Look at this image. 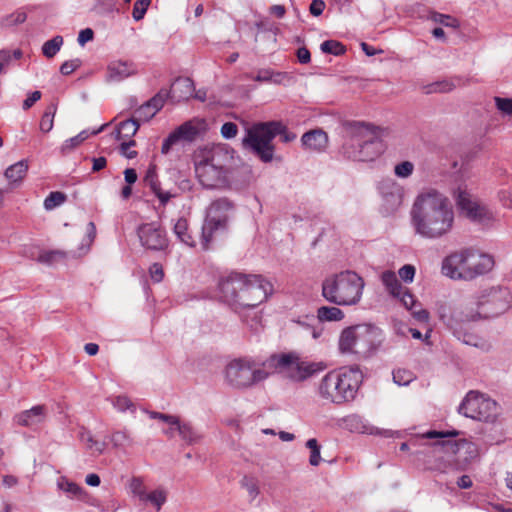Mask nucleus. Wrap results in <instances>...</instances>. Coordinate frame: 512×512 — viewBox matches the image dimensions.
<instances>
[{
  "label": "nucleus",
  "mask_w": 512,
  "mask_h": 512,
  "mask_svg": "<svg viewBox=\"0 0 512 512\" xmlns=\"http://www.w3.org/2000/svg\"><path fill=\"white\" fill-rule=\"evenodd\" d=\"M428 18L432 20L435 23L441 24L445 27H452V28H458L459 27V21L447 14H442L436 11H431L429 13Z\"/></svg>",
  "instance_id": "nucleus-39"
},
{
  "label": "nucleus",
  "mask_w": 512,
  "mask_h": 512,
  "mask_svg": "<svg viewBox=\"0 0 512 512\" xmlns=\"http://www.w3.org/2000/svg\"><path fill=\"white\" fill-rule=\"evenodd\" d=\"M130 488L134 495L138 496L140 500H143V497L146 494L145 487L143 485V481L140 478L134 477L130 482Z\"/></svg>",
  "instance_id": "nucleus-55"
},
{
  "label": "nucleus",
  "mask_w": 512,
  "mask_h": 512,
  "mask_svg": "<svg viewBox=\"0 0 512 512\" xmlns=\"http://www.w3.org/2000/svg\"><path fill=\"white\" fill-rule=\"evenodd\" d=\"M456 203L460 211L470 220L472 221H482L486 215L487 211L485 207L481 206L477 201H475L471 194L467 191L458 189L456 195Z\"/></svg>",
  "instance_id": "nucleus-20"
},
{
  "label": "nucleus",
  "mask_w": 512,
  "mask_h": 512,
  "mask_svg": "<svg viewBox=\"0 0 512 512\" xmlns=\"http://www.w3.org/2000/svg\"><path fill=\"white\" fill-rule=\"evenodd\" d=\"M364 287L365 281L358 273L345 270L325 278L322 296L335 305L352 306L360 302Z\"/></svg>",
  "instance_id": "nucleus-6"
},
{
  "label": "nucleus",
  "mask_w": 512,
  "mask_h": 512,
  "mask_svg": "<svg viewBox=\"0 0 512 512\" xmlns=\"http://www.w3.org/2000/svg\"><path fill=\"white\" fill-rule=\"evenodd\" d=\"M296 55L301 64H308L311 61L310 51L306 47L298 48Z\"/></svg>",
  "instance_id": "nucleus-64"
},
{
  "label": "nucleus",
  "mask_w": 512,
  "mask_h": 512,
  "mask_svg": "<svg viewBox=\"0 0 512 512\" xmlns=\"http://www.w3.org/2000/svg\"><path fill=\"white\" fill-rule=\"evenodd\" d=\"M67 199L66 194L60 191L51 192L44 200V208L46 210H53L54 208L62 205Z\"/></svg>",
  "instance_id": "nucleus-44"
},
{
  "label": "nucleus",
  "mask_w": 512,
  "mask_h": 512,
  "mask_svg": "<svg viewBox=\"0 0 512 512\" xmlns=\"http://www.w3.org/2000/svg\"><path fill=\"white\" fill-rule=\"evenodd\" d=\"M80 66V60L78 59H75V60H69V61H65L61 67H60V72L61 74L63 75H70L71 73H73L78 67Z\"/></svg>",
  "instance_id": "nucleus-60"
},
{
  "label": "nucleus",
  "mask_w": 512,
  "mask_h": 512,
  "mask_svg": "<svg viewBox=\"0 0 512 512\" xmlns=\"http://www.w3.org/2000/svg\"><path fill=\"white\" fill-rule=\"evenodd\" d=\"M384 335L381 329L370 324H359L345 328L339 337L342 354L354 355L362 360L373 356L381 347Z\"/></svg>",
  "instance_id": "nucleus-5"
},
{
  "label": "nucleus",
  "mask_w": 512,
  "mask_h": 512,
  "mask_svg": "<svg viewBox=\"0 0 512 512\" xmlns=\"http://www.w3.org/2000/svg\"><path fill=\"white\" fill-rule=\"evenodd\" d=\"M321 51L323 53L332 54L335 56L343 55L346 52V47L339 41L326 40L321 43Z\"/></svg>",
  "instance_id": "nucleus-42"
},
{
  "label": "nucleus",
  "mask_w": 512,
  "mask_h": 512,
  "mask_svg": "<svg viewBox=\"0 0 512 512\" xmlns=\"http://www.w3.org/2000/svg\"><path fill=\"white\" fill-rule=\"evenodd\" d=\"M233 204L226 198L213 201L208 209L202 226L201 247L209 250L218 233L225 232L233 212Z\"/></svg>",
  "instance_id": "nucleus-11"
},
{
  "label": "nucleus",
  "mask_w": 512,
  "mask_h": 512,
  "mask_svg": "<svg viewBox=\"0 0 512 512\" xmlns=\"http://www.w3.org/2000/svg\"><path fill=\"white\" fill-rule=\"evenodd\" d=\"M271 375L264 361L258 363L252 359L239 358L231 361L225 369L227 383L237 389L249 388Z\"/></svg>",
  "instance_id": "nucleus-10"
},
{
  "label": "nucleus",
  "mask_w": 512,
  "mask_h": 512,
  "mask_svg": "<svg viewBox=\"0 0 512 512\" xmlns=\"http://www.w3.org/2000/svg\"><path fill=\"white\" fill-rule=\"evenodd\" d=\"M134 72L135 66L131 62L115 61L108 66V77L112 81H121Z\"/></svg>",
  "instance_id": "nucleus-27"
},
{
  "label": "nucleus",
  "mask_w": 512,
  "mask_h": 512,
  "mask_svg": "<svg viewBox=\"0 0 512 512\" xmlns=\"http://www.w3.org/2000/svg\"><path fill=\"white\" fill-rule=\"evenodd\" d=\"M195 86L193 81L188 77L177 78L171 85L169 96L177 102L188 100L193 96Z\"/></svg>",
  "instance_id": "nucleus-24"
},
{
  "label": "nucleus",
  "mask_w": 512,
  "mask_h": 512,
  "mask_svg": "<svg viewBox=\"0 0 512 512\" xmlns=\"http://www.w3.org/2000/svg\"><path fill=\"white\" fill-rule=\"evenodd\" d=\"M151 0H136L133 6L132 17L135 21H140L144 18Z\"/></svg>",
  "instance_id": "nucleus-48"
},
{
  "label": "nucleus",
  "mask_w": 512,
  "mask_h": 512,
  "mask_svg": "<svg viewBox=\"0 0 512 512\" xmlns=\"http://www.w3.org/2000/svg\"><path fill=\"white\" fill-rule=\"evenodd\" d=\"M57 107L55 104H50L46 107L41 120L40 130L44 133L50 132L54 125V116L56 114Z\"/></svg>",
  "instance_id": "nucleus-36"
},
{
  "label": "nucleus",
  "mask_w": 512,
  "mask_h": 512,
  "mask_svg": "<svg viewBox=\"0 0 512 512\" xmlns=\"http://www.w3.org/2000/svg\"><path fill=\"white\" fill-rule=\"evenodd\" d=\"M414 171V165L410 161H403L394 168L395 175L400 178L409 177Z\"/></svg>",
  "instance_id": "nucleus-50"
},
{
  "label": "nucleus",
  "mask_w": 512,
  "mask_h": 512,
  "mask_svg": "<svg viewBox=\"0 0 512 512\" xmlns=\"http://www.w3.org/2000/svg\"><path fill=\"white\" fill-rule=\"evenodd\" d=\"M167 500V493L163 489H156L149 493H146L142 501L150 502L157 511H160L161 507Z\"/></svg>",
  "instance_id": "nucleus-38"
},
{
  "label": "nucleus",
  "mask_w": 512,
  "mask_h": 512,
  "mask_svg": "<svg viewBox=\"0 0 512 512\" xmlns=\"http://www.w3.org/2000/svg\"><path fill=\"white\" fill-rule=\"evenodd\" d=\"M173 232L181 243L187 245L188 247H195L196 242L192 236L189 222L186 218L180 217L177 219L173 227Z\"/></svg>",
  "instance_id": "nucleus-28"
},
{
  "label": "nucleus",
  "mask_w": 512,
  "mask_h": 512,
  "mask_svg": "<svg viewBox=\"0 0 512 512\" xmlns=\"http://www.w3.org/2000/svg\"><path fill=\"white\" fill-rule=\"evenodd\" d=\"M63 45L62 36H55L43 44L42 52L47 58L54 57Z\"/></svg>",
  "instance_id": "nucleus-41"
},
{
  "label": "nucleus",
  "mask_w": 512,
  "mask_h": 512,
  "mask_svg": "<svg viewBox=\"0 0 512 512\" xmlns=\"http://www.w3.org/2000/svg\"><path fill=\"white\" fill-rule=\"evenodd\" d=\"M439 316L459 339L468 324L486 318L476 296L465 297L453 307L442 306Z\"/></svg>",
  "instance_id": "nucleus-9"
},
{
  "label": "nucleus",
  "mask_w": 512,
  "mask_h": 512,
  "mask_svg": "<svg viewBox=\"0 0 512 512\" xmlns=\"http://www.w3.org/2000/svg\"><path fill=\"white\" fill-rule=\"evenodd\" d=\"M169 93L165 89H161L155 96L150 100L142 104L136 110V119L139 121H149L152 119L157 112L164 106Z\"/></svg>",
  "instance_id": "nucleus-21"
},
{
  "label": "nucleus",
  "mask_w": 512,
  "mask_h": 512,
  "mask_svg": "<svg viewBox=\"0 0 512 512\" xmlns=\"http://www.w3.org/2000/svg\"><path fill=\"white\" fill-rule=\"evenodd\" d=\"M135 145H136V142L134 140H130L128 142H122L120 145V151L126 158L133 159L137 156V151L131 150L130 148Z\"/></svg>",
  "instance_id": "nucleus-59"
},
{
  "label": "nucleus",
  "mask_w": 512,
  "mask_h": 512,
  "mask_svg": "<svg viewBox=\"0 0 512 512\" xmlns=\"http://www.w3.org/2000/svg\"><path fill=\"white\" fill-rule=\"evenodd\" d=\"M453 437L438 438L439 440L433 442L434 451L439 449H448L454 452L460 465H463V470L474 459L478 457V449L476 444L466 439L453 440Z\"/></svg>",
  "instance_id": "nucleus-17"
},
{
  "label": "nucleus",
  "mask_w": 512,
  "mask_h": 512,
  "mask_svg": "<svg viewBox=\"0 0 512 512\" xmlns=\"http://www.w3.org/2000/svg\"><path fill=\"white\" fill-rule=\"evenodd\" d=\"M325 2L323 0H313L310 4L309 10L313 16H320L325 9Z\"/></svg>",
  "instance_id": "nucleus-63"
},
{
  "label": "nucleus",
  "mask_w": 512,
  "mask_h": 512,
  "mask_svg": "<svg viewBox=\"0 0 512 512\" xmlns=\"http://www.w3.org/2000/svg\"><path fill=\"white\" fill-rule=\"evenodd\" d=\"M65 253L62 251H44L39 254L38 261L43 264H52L58 258H63Z\"/></svg>",
  "instance_id": "nucleus-51"
},
{
  "label": "nucleus",
  "mask_w": 512,
  "mask_h": 512,
  "mask_svg": "<svg viewBox=\"0 0 512 512\" xmlns=\"http://www.w3.org/2000/svg\"><path fill=\"white\" fill-rule=\"evenodd\" d=\"M58 487L72 497L81 498V496L84 494V490L82 487L65 478H61L59 480Z\"/></svg>",
  "instance_id": "nucleus-43"
},
{
  "label": "nucleus",
  "mask_w": 512,
  "mask_h": 512,
  "mask_svg": "<svg viewBox=\"0 0 512 512\" xmlns=\"http://www.w3.org/2000/svg\"><path fill=\"white\" fill-rule=\"evenodd\" d=\"M94 32L91 28H85L79 32L78 35V43L81 46H84L87 42L93 40Z\"/></svg>",
  "instance_id": "nucleus-62"
},
{
  "label": "nucleus",
  "mask_w": 512,
  "mask_h": 512,
  "mask_svg": "<svg viewBox=\"0 0 512 512\" xmlns=\"http://www.w3.org/2000/svg\"><path fill=\"white\" fill-rule=\"evenodd\" d=\"M492 256L473 248H464L446 256L442 262V273L455 280H473L492 270Z\"/></svg>",
  "instance_id": "nucleus-4"
},
{
  "label": "nucleus",
  "mask_w": 512,
  "mask_h": 512,
  "mask_svg": "<svg viewBox=\"0 0 512 512\" xmlns=\"http://www.w3.org/2000/svg\"><path fill=\"white\" fill-rule=\"evenodd\" d=\"M219 290L223 301L234 311L254 308L264 302L273 285L261 275L231 273L221 280Z\"/></svg>",
  "instance_id": "nucleus-2"
},
{
  "label": "nucleus",
  "mask_w": 512,
  "mask_h": 512,
  "mask_svg": "<svg viewBox=\"0 0 512 512\" xmlns=\"http://www.w3.org/2000/svg\"><path fill=\"white\" fill-rule=\"evenodd\" d=\"M28 171V162L26 160L18 161L10 165L5 170V177L10 183H20Z\"/></svg>",
  "instance_id": "nucleus-30"
},
{
  "label": "nucleus",
  "mask_w": 512,
  "mask_h": 512,
  "mask_svg": "<svg viewBox=\"0 0 512 512\" xmlns=\"http://www.w3.org/2000/svg\"><path fill=\"white\" fill-rule=\"evenodd\" d=\"M143 247L153 251H165L169 247L166 230L157 222L144 223L137 229Z\"/></svg>",
  "instance_id": "nucleus-18"
},
{
  "label": "nucleus",
  "mask_w": 512,
  "mask_h": 512,
  "mask_svg": "<svg viewBox=\"0 0 512 512\" xmlns=\"http://www.w3.org/2000/svg\"><path fill=\"white\" fill-rule=\"evenodd\" d=\"M271 121L254 124L247 130L242 140L244 148L251 150L261 161L268 163L273 160L275 146Z\"/></svg>",
  "instance_id": "nucleus-12"
},
{
  "label": "nucleus",
  "mask_w": 512,
  "mask_h": 512,
  "mask_svg": "<svg viewBox=\"0 0 512 512\" xmlns=\"http://www.w3.org/2000/svg\"><path fill=\"white\" fill-rule=\"evenodd\" d=\"M79 439L85 445L86 449L91 451L93 454H102L105 450V442L94 439L93 435L86 428H82L79 432Z\"/></svg>",
  "instance_id": "nucleus-31"
},
{
  "label": "nucleus",
  "mask_w": 512,
  "mask_h": 512,
  "mask_svg": "<svg viewBox=\"0 0 512 512\" xmlns=\"http://www.w3.org/2000/svg\"><path fill=\"white\" fill-rule=\"evenodd\" d=\"M301 143L305 149L321 152L328 145V135L321 129L310 130L302 135Z\"/></svg>",
  "instance_id": "nucleus-23"
},
{
  "label": "nucleus",
  "mask_w": 512,
  "mask_h": 512,
  "mask_svg": "<svg viewBox=\"0 0 512 512\" xmlns=\"http://www.w3.org/2000/svg\"><path fill=\"white\" fill-rule=\"evenodd\" d=\"M306 447L310 450L309 463L311 466H318L321 462L320 445L315 438L306 442Z\"/></svg>",
  "instance_id": "nucleus-46"
},
{
  "label": "nucleus",
  "mask_w": 512,
  "mask_h": 512,
  "mask_svg": "<svg viewBox=\"0 0 512 512\" xmlns=\"http://www.w3.org/2000/svg\"><path fill=\"white\" fill-rule=\"evenodd\" d=\"M343 155L354 161H373L384 151L383 136L387 130L365 122H346Z\"/></svg>",
  "instance_id": "nucleus-3"
},
{
  "label": "nucleus",
  "mask_w": 512,
  "mask_h": 512,
  "mask_svg": "<svg viewBox=\"0 0 512 512\" xmlns=\"http://www.w3.org/2000/svg\"><path fill=\"white\" fill-rule=\"evenodd\" d=\"M46 407L44 405H36L31 409L24 410L14 416L17 425L23 427H32L42 423L46 418Z\"/></svg>",
  "instance_id": "nucleus-22"
},
{
  "label": "nucleus",
  "mask_w": 512,
  "mask_h": 512,
  "mask_svg": "<svg viewBox=\"0 0 512 512\" xmlns=\"http://www.w3.org/2000/svg\"><path fill=\"white\" fill-rule=\"evenodd\" d=\"M144 183L156 195L162 205H166L173 197L171 193L162 191L155 166L148 168L144 177Z\"/></svg>",
  "instance_id": "nucleus-26"
},
{
  "label": "nucleus",
  "mask_w": 512,
  "mask_h": 512,
  "mask_svg": "<svg viewBox=\"0 0 512 512\" xmlns=\"http://www.w3.org/2000/svg\"><path fill=\"white\" fill-rule=\"evenodd\" d=\"M238 127L233 122H226L221 127V135L226 139L234 138L237 135Z\"/></svg>",
  "instance_id": "nucleus-57"
},
{
  "label": "nucleus",
  "mask_w": 512,
  "mask_h": 512,
  "mask_svg": "<svg viewBox=\"0 0 512 512\" xmlns=\"http://www.w3.org/2000/svg\"><path fill=\"white\" fill-rule=\"evenodd\" d=\"M459 413L478 421H493L497 415V403L475 391H470L459 406Z\"/></svg>",
  "instance_id": "nucleus-13"
},
{
  "label": "nucleus",
  "mask_w": 512,
  "mask_h": 512,
  "mask_svg": "<svg viewBox=\"0 0 512 512\" xmlns=\"http://www.w3.org/2000/svg\"><path fill=\"white\" fill-rule=\"evenodd\" d=\"M459 82V79H457L456 81L453 79L441 80L425 86L424 90L426 94L447 93L456 88V86L459 85Z\"/></svg>",
  "instance_id": "nucleus-32"
},
{
  "label": "nucleus",
  "mask_w": 512,
  "mask_h": 512,
  "mask_svg": "<svg viewBox=\"0 0 512 512\" xmlns=\"http://www.w3.org/2000/svg\"><path fill=\"white\" fill-rule=\"evenodd\" d=\"M150 277L154 282H161L164 278V270L161 264L153 263L149 269Z\"/></svg>",
  "instance_id": "nucleus-58"
},
{
  "label": "nucleus",
  "mask_w": 512,
  "mask_h": 512,
  "mask_svg": "<svg viewBox=\"0 0 512 512\" xmlns=\"http://www.w3.org/2000/svg\"><path fill=\"white\" fill-rule=\"evenodd\" d=\"M140 127V123L136 118H130L122 121L118 126L117 138L124 139L133 137Z\"/></svg>",
  "instance_id": "nucleus-33"
},
{
  "label": "nucleus",
  "mask_w": 512,
  "mask_h": 512,
  "mask_svg": "<svg viewBox=\"0 0 512 512\" xmlns=\"http://www.w3.org/2000/svg\"><path fill=\"white\" fill-rule=\"evenodd\" d=\"M240 486L247 492L251 501L255 500L260 493L258 481L253 477L244 476L240 481Z\"/></svg>",
  "instance_id": "nucleus-40"
},
{
  "label": "nucleus",
  "mask_w": 512,
  "mask_h": 512,
  "mask_svg": "<svg viewBox=\"0 0 512 512\" xmlns=\"http://www.w3.org/2000/svg\"><path fill=\"white\" fill-rule=\"evenodd\" d=\"M220 148L213 149L211 157H207V150L201 154V160L195 165V173L202 184L206 188H213L218 185L223 177V166L218 163L216 157L221 154Z\"/></svg>",
  "instance_id": "nucleus-15"
},
{
  "label": "nucleus",
  "mask_w": 512,
  "mask_h": 512,
  "mask_svg": "<svg viewBox=\"0 0 512 512\" xmlns=\"http://www.w3.org/2000/svg\"><path fill=\"white\" fill-rule=\"evenodd\" d=\"M264 366L274 373L284 374L294 381H303L324 369L322 363L302 359L298 354H273L264 361Z\"/></svg>",
  "instance_id": "nucleus-8"
},
{
  "label": "nucleus",
  "mask_w": 512,
  "mask_h": 512,
  "mask_svg": "<svg viewBox=\"0 0 512 512\" xmlns=\"http://www.w3.org/2000/svg\"><path fill=\"white\" fill-rule=\"evenodd\" d=\"M344 316V312L335 306H322L317 310V317L320 321H340Z\"/></svg>",
  "instance_id": "nucleus-34"
},
{
  "label": "nucleus",
  "mask_w": 512,
  "mask_h": 512,
  "mask_svg": "<svg viewBox=\"0 0 512 512\" xmlns=\"http://www.w3.org/2000/svg\"><path fill=\"white\" fill-rule=\"evenodd\" d=\"M113 406L121 412H124L128 409H132L134 411L135 407L131 400L126 396H117L112 400Z\"/></svg>",
  "instance_id": "nucleus-52"
},
{
  "label": "nucleus",
  "mask_w": 512,
  "mask_h": 512,
  "mask_svg": "<svg viewBox=\"0 0 512 512\" xmlns=\"http://www.w3.org/2000/svg\"><path fill=\"white\" fill-rule=\"evenodd\" d=\"M111 442L114 447L125 448L132 445V439L127 431H115L111 435Z\"/></svg>",
  "instance_id": "nucleus-47"
},
{
  "label": "nucleus",
  "mask_w": 512,
  "mask_h": 512,
  "mask_svg": "<svg viewBox=\"0 0 512 512\" xmlns=\"http://www.w3.org/2000/svg\"><path fill=\"white\" fill-rule=\"evenodd\" d=\"M484 317H495L507 311L512 303L510 291L505 287H491L476 295Z\"/></svg>",
  "instance_id": "nucleus-14"
},
{
  "label": "nucleus",
  "mask_w": 512,
  "mask_h": 512,
  "mask_svg": "<svg viewBox=\"0 0 512 512\" xmlns=\"http://www.w3.org/2000/svg\"><path fill=\"white\" fill-rule=\"evenodd\" d=\"M400 299V301L403 303V305L408 308V309H412L414 304H415V299H414V296L410 293V291L404 287L403 288V293H401V296L398 297Z\"/></svg>",
  "instance_id": "nucleus-61"
},
{
  "label": "nucleus",
  "mask_w": 512,
  "mask_h": 512,
  "mask_svg": "<svg viewBox=\"0 0 512 512\" xmlns=\"http://www.w3.org/2000/svg\"><path fill=\"white\" fill-rule=\"evenodd\" d=\"M175 429L188 444H193L200 438L198 432L190 424L180 423V421H178V425L175 426Z\"/></svg>",
  "instance_id": "nucleus-35"
},
{
  "label": "nucleus",
  "mask_w": 512,
  "mask_h": 512,
  "mask_svg": "<svg viewBox=\"0 0 512 512\" xmlns=\"http://www.w3.org/2000/svg\"><path fill=\"white\" fill-rule=\"evenodd\" d=\"M271 128L273 129L274 138L279 135L284 143H289L297 138L294 132H291L281 121H271Z\"/></svg>",
  "instance_id": "nucleus-37"
},
{
  "label": "nucleus",
  "mask_w": 512,
  "mask_h": 512,
  "mask_svg": "<svg viewBox=\"0 0 512 512\" xmlns=\"http://www.w3.org/2000/svg\"><path fill=\"white\" fill-rule=\"evenodd\" d=\"M410 222L416 235L428 240L448 236L453 230L455 213L449 198L436 189H426L415 198Z\"/></svg>",
  "instance_id": "nucleus-1"
},
{
  "label": "nucleus",
  "mask_w": 512,
  "mask_h": 512,
  "mask_svg": "<svg viewBox=\"0 0 512 512\" xmlns=\"http://www.w3.org/2000/svg\"><path fill=\"white\" fill-rule=\"evenodd\" d=\"M206 129V123L203 119L193 118L178 126L164 139L161 152L168 154L173 146L180 142L191 143L195 141Z\"/></svg>",
  "instance_id": "nucleus-16"
},
{
  "label": "nucleus",
  "mask_w": 512,
  "mask_h": 512,
  "mask_svg": "<svg viewBox=\"0 0 512 512\" xmlns=\"http://www.w3.org/2000/svg\"><path fill=\"white\" fill-rule=\"evenodd\" d=\"M361 378L360 371L353 367L331 371L321 380L319 394L335 404L351 401L359 389Z\"/></svg>",
  "instance_id": "nucleus-7"
},
{
  "label": "nucleus",
  "mask_w": 512,
  "mask_h": 512,
  "mask_svg": "<svg viewBox=\"0 0 512 512\" xmlns=\"http://www.w3.org/2000/svg\"><path fill=\"white\" fill-rule=\"evenodd\" d=\"M415 273H416V269L413 265L411 264H406L404 266H402L399 271H398V274L400 276V278L406 282V283H411L413 282L414 280V277H415Z\"/></svg>",
  "instance_id": "nucleus-53"
},
{
  "label": "nucleus",
  "mask_w": 512,
  "mask_h": 512,
  "mask_svg": "<svg viewBox=\"0 0 512 512\" xmlns=\"http://www.w3.org/2000/svg\"><path fill=\"white\" fill-rule=\"evenodd\" d=\"M381 281L387 292L393 297H400L404 286L398 280L395 272L386 270L381 274Z\"/></svg>",
  "instance_id": "nucleus-29"
},
{
  "label": "nucleus",
  "mask_w": 512,
  "mask_h": 512,
  "mask_svg": "<svg viewBox=\"0 0 512 512\" xmlns=\"http://www.w3.org/2000/svg\"><path fill=\"white\" fill-rule=\"evenodd\" d=\"M460 434L457 430H449V431H436L430 430L421 435H417L414 438H411L408 442H404L400 445L401 451H408L411 447L424 446L425 443L421 441L424 439H437V438H447V437H457Z\"/></svg>",
  "instance_id": "nucleus-25"
},
{
  "label": "nucleus",
  "mask_w": 512,
  "mask_h": 512,
  "mask_svg": "<svg viewBox=\"0 0 512 512\" xmlns=\"http://www.w3.org/2000/svg\"><path fill=\"white\" fill-rule=\"evenodd\" d=\"M496 108L504 116L512 117V98H504L496 96L494 98Z\"/></svg>",
  "instance_id": "nucleus-49"
},
{
  "label": "nucleus",
  "mask_w": 512,
  "mask_h": 512,
  "mask_svg": "<svg viewBox=\"0 0 512 512\" xmlns=\"http://www.w3.org/2000/svg\"><path fill=\"white\" fill-rule=\"evenodd\" d=\"M149 416L152 419H159L168 423L170 426L178 425L179 418L173 415L163 414L160 412H149Z\"/></svg>",
  "instance_id": "nucleus-56"
},
{
  "label": "nucleus",
  "mask_w": 512,
  "mask_h": 512,
  "mask_svg": "<svg viewBox=\"0 0 512 512\" xmlns=\"http://www.w3.org/2000/svg\"><path fill=\"white\" fill-rule=\"evenodd\" d=\"M415 379L412 371L405 368H398L393 371V380L399 386H406Z\"/></svg>",
  "instance_id": "nucleus-45"
},
{
  "label": "nucleus",
  "mask_w": 512,
  "mask_h": 512,
  "mask_svg": "<svg viewBox=\"0 0 512 512\" xmlns=\"http://www.w3.org/2000/svg\"><path fill=\"white\" fill-rule=\"evenodd\" d=\"M88 137H89V133L87 131H81L75 137H72L65 141V143L63 145V150L75 148L76 146L81 144L83 141H85Z\"/></svg>",
  "instance_id": "nucleus-54"
},
{
  "label": "nucleus",
  "mask_w": 512,
  "mask_h": 512,
  "mask_svg": "<svg viewBox=\"0 0 512 512\" xmlns=\"http://www.w3.org/2000/svg\"><path fill=\"white\" fill-rule=\"evenodd\" d=\"M425 450L416 451L418 454H431L435 459L433 464L429 466L430 470L447 473L450 471L463 470V465H460L457 456L454 452L448 449H439L434 451L433 443H425Z\"/></svg>",
  "instance_id": "nucleus-19"
}]
</instances>
